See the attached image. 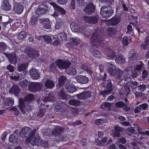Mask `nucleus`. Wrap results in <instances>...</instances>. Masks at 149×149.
Instances as JSON below:
<instances>
[{
  "mask_svg": "<svg viewBox=\"0 0 149 149\" xmlns=\"http://www.w3.org/2000/svg\"><path fill=\"white\" fill-rule=\"evenodd\" d=\"M34 98L33 95L30 94L26 95L24 99L22 98L19 99L18 107L22 113H25L26 111H29L31 109V106L30 104L26 102L32 101Z\"/></svg>",
  "mask_w": 149,
  "mask_h": 149,
  "instance_id": "obj_1",
  "label": "nucleus"
},
{
  "mask_svg": "<svg viewBox=\"0 0 149 149\" xmlns=\"http://www.w3.org/2000/svg\"><path fill=\"white\" fill-rule=\"evenodd\" d=\"M102 2L109 4L107 6H102L100 9V14L103 18L107 19L111 17L113 13V10L109 5H113L114 0H101Z\"/></svg>",
  "mask_w": 149,
  "mask_h": 149,
  "instance_id": "obj_2",
  "label": "nucleus"
},
{
  "mask_svg": "<svg viewBox=\"0 0 149 149\" xmlns=\"http://www.w3.org/2000/svg\"><path fill=\"white\" fill-rule=\"evenodd\" d=\"M105 38L104 36L94 32L91 39V42L93 46L104 47Z\"/></svg>",
  "mask_w": 149,
  "mask_h": 149,
  "instance_id": "obj_3",
  "label": "nucleus"
},
{
  "mask_svg": "<svg viewBox=\"0 0 149 149\" xmlns=\"http://www.w3.org/2000/svg\"><path fill=\"white\" fill-rule=\"evenodd\" d=\"M108 71L111 75L116 77L117 79H120L123 75V72L122 70L118 68V70L115 69V66L111 62L108 64Z\"/></svg>",
  "mask_w": 149,
  "mask_h": 149,
  "instance_id": "obj_4",
  "label": "nucleus"
},
{
  "mask_svg": "<svg viewBox=\"0 0 149 149\" xmlns=\"http://www.w3.org/2000/svg\"><path fill=\"white\" fill-rule=\"evenodd\" d=\"M50 5L53 6L54 13H50V14L54 17H57L60 14L64 15L66 13L65 11L63 8L56 5L55 3H51Z\"/></svg>",
  "mask_w": 149,
  "mask_h": 149,
  "instance_id": "obj_5",
  "label": "nucleus"
},
{
  "mask_svg": "<svg viewBox=\"0 0 149 149\" xmlns=\"http://www.w3.org/2000/svg\"><path fill=\"white\" fill-rule=\"evenodd\" d=\"M55 64L57 67L60 69H66L71 65V63L68 61H63L61 59H58L55 62Z\"/></svg>",
  "mask_w": 149,
  "mask_h": 149,
  "instance_id": "obj_6",
  "label": "nucleus"
},
{
  "mask_svg": "<svg viewBox=\"0 0 149 149\" xmlns=\"http://www.w3.org/2000/svg\"><path fill=\"white\" fill-rule=\"evenodd\" d=\"M28 89L31 92L35 93L41 90V86L38 82H30L28 85Z\"/></svg>",
  "mask_w": 149,
  "mask_h": 149,
  "instance_id": "obj_7",
  "label": "nucleus"
},
{
  "mask_svg": "<svg viewBox=\"0 0 149 149\" xmlns=\"http://www.w3.org/2000/svg\"><path fill=\"white\" fill-rule=\"evenodd\" d=\"M65 104L61 101L58 102V103L54 106V108L56 111L59 114L64 113L67 111Z\"/></svg>",
  "mask_w": 149,
  "mask_h": 149,
  "instance_id": "obj_8",
  "label": "nucleus"
},
{
  "mask_svg": "<svg viewBox=\"0 0 149 149\" xmlns=\"http://www.w3.org/2000/svg\"><path fill=\"white\" fill-rule=\"evenodd\" d=\"M84 18L86 22L91 24H97L99 17L98 15L93 16H84Z\"/></svg>",
  "mask_w": 149,
  "mask_h": 149,
  "instance_id": "obj_9",
  "label": "nucleus"
},
{
  "mask_svg": "<svg viewBox=\"0 0 149 149\" xmlns=\"http://www.w3.org/2000/svg\"><path fill=\"white\" fill-rule=\"evenodd\" d=\"M48 8L46 4H42L39 5L35 12L38 15H40L45 14L48 11Z\"/></svg>",
  "mask_w": 149,
  "mask_h": 149,
  "instance_id": "obj_10",
  "label": "nucleus"
},
{
  "mask_svg": "<svg viewBox=\"0 0 149 149\" xmlns=\"http://www.w3.org/2000/svg\"><path fill=\"white\" fill-rule=\"evenodd\" d=\"M70 26L72 31L74 32H79L85 35L86 34L85 29L83 26H79L74 23H72Z\"/></svg>",
  "mask_w": 149,
  "mask_h": 149,
  "instance_id": "obj_11",
  "label": "nucleus"
},
{
  "mask_svg": "<svg viewBox=\"0 0 149 149\" xmlns=\"http://www.w3.org/2000/svg\"><path fill=\"white\" fill-rule=\"evenodd\" d=\"M28 56L30 57L35 58L39 56V54L38 50L31 48H29L26 50Z\"/></svg>",
  "mask_w": 149,
  "mask_h": 149,
  "instance_id": "obj_12",
  "label": "nucleus"
},
{
  "mask_svg": "<svg viewBox=\"0 0 149 149\" xmlns=\"http://www.w3.org/2000/svg\"><path fill=\"white\" fill-rule=\"evenodd\" d=\"M42 93L44 94V95H42L43 97L42 98L43 101L45 102L51 101L52 102L54 99L52 93L49 91H42Z\"/></svg>",
  "mask_w": 149,
  "mask_h": 149,
  "instance_id": "obj_13",
  "label": "nucleus"
},
{
  "mask_svg": "<svg viewBox=\"0 0 149 149\" xmlns=\"http://www.w3.org/2000/svg\"><path fill=\"white\" fill-rule=\"evenodd\" d=\"M75 96L77 98L81 100H85L91 97V92L90 91H85Z\"/></svg>",
  "mask_w": 149,
  "mask_h": 149,
  "instance_id": "obj_14",
  "label": "nucleus"
},
{
  "mask_svg": "<svg viewBox=\"0 0 149 149\" xmlns=\"http://www.w3.org/2000/svg\"><path fill=\"white\" fill-rule=\"evenodd\" d=\"M95 7L92 3L87 5L84 9V11L88 15H91L95 11Z\"/></svg>",
  "mask_w": 149,
  "mask_h": 149,
  "instance_id": "obj_15",
  "label": "nucleus"
},
{
  "mask_svg": "<svg viewBox=\"0 0 149 149\" xmlns=\"http://www.w3.org/2000/svg\"><path fill=\"white\" fill-rule=\"evenodd\" d=\"M64 24L62 20L60 18L57 19L55 28V29L58 31H64Z\"/></svg>",
  "mask_w": 149,
  "mask_h": 149,
  "instance_id": "obj_16",
  "label": "nucleus"
},
{
  "mask_svg": "<svg viewBox=\"0 0 149 149\" xmlns=\"http://www.w3.org/2000/svg\"><path fill=\"white\" fill-rule=\"evenodd\" d=\"M31 129L28 127H23L19 132V135L22 138L26 137Z\"/></svg>",
  "mask_w": 149,
  "mask_h": 149,
  "instance_id": "obj_17",
  "label": "nucleus"
},
{
  "mask_svg": "<svg viewBox=\"0 0 149 149\" xmlns=\"http://www.w3.org/2000/svg\"><path fill=\"white\" fill-rule=\"evenodd\" d=\"M9 92L10 93L14 94L16 96H17L20 92V89L18 85L15 84L10 88Z\"/></svg>",
  "mask_w": 149,
  "mask_h": 149,
  "instance_id": "obj_18",
  "label": "nucleus"
},
{
  "mask_svg": "<svg viewBox=\"0 0 149 149\" xmlns=\"http://www.w3.org/2000/svg\"><path fill=\"white\" fill-rule=\"evenodd\" d=\"M76 80L81 84H86L89 81L88 78L82 75H78L75 77Z\"/></svg>",
  "mask_w": 149,
  "mask_h": 149,
  "instance_id": "obj_19",
  "label": "nucleus"
},
{
  "mask_svg": "<svg viewBox=\"0 0 149 149\" xmlns=\"http://www.w3.org/2000/svg\"><path fill=\"white\" fill-rule=\"evenodd\" d=\"M29 73L31 77L33 79H37L40 77V74L38 71L34 68L30 70Z\"/></svg>",
  "mask_w": 149,
  "mask_h": 149,
  "instance_id": "obj_20",
  "label": "nucleus"
},
{
  "mask_svg": "<svg viewBox=\"0 0 149 149\" xmlns=\"http://www.w3.org/2000/svg\"><path fill=\"white\" fill-rule=\"evenodd\" d=\"M23 6L20 3H17L14 6L13 11L18 14H21L24 10Z\"/></svg>",
  "mask_w": 149,
  "mask_h": 149,
  "instance_id": "obj_21",
  "label": "nucleus"
},
{
  "mask_svg": "<svg viewBox=\"0 0 149 149\" xmlns=\"http://www.w3.org/2000/svg\"><path fill=\"white\" fill-rule=\"evenodd\" d=\"M7 57L9 59L10 62L13 64H16L17 62L16 55L15 53L7 54Z\"/></svg>",
  "mask_w": 149,
  "mask_h": 149,
  "instance_id": "obj_22",
  "label": "nucleus"
},
{
  "mask_svg": "<svg viewBox=\"0 0 149 149\" xmlns=\"http://www.w3.org/2000/svg\"><path fill=\"white\" fill-rule=\"evenodd\" d=\"M105 32L106 34L109 36L113 37L116 34L117 31L115 27H110L107 29Z\"/></svg>",
  "mask_w": 149,
  "mask_h": 149,
  "instance_id": "obj_23",
  "label": "nucleus"
},
{
  "mask_svg": "<svg viewBox=\"0 0 149 149\" xmlns=\"http://www.w3.org/2000/svg\"><path fill=\"white\" fill-rule=\"evenodd\" d=\"M148 106V105L146 103L142 104L136 106L134 109L135 113H137L139 112L141 110H146Z\"/></svg>",
  "mask_w": 149,
  "mask_h": 149,
  "instance_id": "obj_24",
  "label": "nucleus"
},
{
  "mask_svg": "<svg viewBox=\"0 0 149 149\" xmlns=\"http://www.w3.org/2000/svg\"><path fill=\"white\" fill-rule=\"evenodd\" d=\"M64 130L63 127L60 126H56L52 131L53 134L55 136H58L61 134Z\"/></svg>",
  "mask_w": 149,
  "mask_h": 149,
  "instance_id": "obj_25",
  "label": "nucleus"
},
{
  "mask_svg": "<svg viewBox=\"0 0 149 149\" xmlns=\"http://www.w3.org/2000/svg\"><path fill=\"white\" fill-rule=\"evenodd\" d=\"M115 60L116 63L118 64H121L126 63L125 58L123 55H117L115 57Z\"/></svg>",
  "mask_w": 149,
  "mask_h": 149,
  "instance_id": "obj_26",
  "label": "nucleus"
},
{
  "mask_svg": "<svg viewBox=\"0 0 149 149\" xmlns=\"http://www.w3.org/2000/svg\"><path fill=\"white\" fill-rule=\"evenodd\" d=\"M105 54L108 57L113 58L115 55V53L113 50H111L108 47H106L103 50Z\"/></svg>",
  "mask_w": 149,
  "mask_h": 149,
  "instance_id": "obj_27",
  "label": "nucleus"
},
{
  "mask_svg": "<svg viewBox=\"0 0 149 149\" xmlns=\"http://www.w3.org/2000/svg\"><path fill=\"white\" fill-rule=\"evenodd\" d=\"M1 8L3 10L9 11L11 9V6L8 1L7 0H4L1 5Z\"/></svg>",
  "mask_w": 149,
  "mask_h": 149,
  "instance_id": "obj_28",
  "label": "nucleus"
},
{
  "mask_svg": "<svg viewBox=\"0 0 149 149\" xmlns=\"http://www.w3.org/2000/svg\"><path fill=\"white\" fill-rule=\"evenodd\" d=\"M137 50L135 49L131 50L129 53L128 57L130 61L134 60L137 57Z\"/></svg>",
  "mask_w": 149,
  "mask_h": 149,
  "instance_id": "obj_29",
  "label": "nucleus"
},
{
  "mask_svg": "<svg viewBox=\"0 0 149 149\" xmlns=\"http://www.w3.org/2000/svg\"><path fill=\"white\" fill-rule=\"evenodd\" d=\"M65 87L67 91L70 93H73L77 90L75 86L70 84H67Z\"/></svg>",
  "mask_w": 149,
  "mask_h": 149,
  "instance_id": "obj_30",
  "label": "nucleus"
},
{
  "mask_svg": "<svg viewBox=\"0 0 149 149\" xmlns=\"http://www.w3.org/2000/svg\"><path fill=\"white\" fill-rule=\"evenodd\" d=\"M41 20L43 22V26L45 29H49L51 28V22L49 18H43Z\"/></svg>",
  "mask_w": 149,
  "mask_h": 149,
  "instance_id": "obj_31",
  "label": "nucleus"
},
{
  "mask_svg": "<svg viewBox=\"0 0 149 149\" xmlns=\"http://www.w3.org/2000/svg\"><path fill=\"white\" fill-rule=\"evenodd\" d=\"M140 46L141 48L145 50L149 48V36L148 35L146 36L144 43L141 44Z\"/></svg>",
  "mask_w": 149,
  "mask_h": 149,
  "instance_id": "obj_32",
  "label": "nucleus"
},
{
  "mask_svg": "<svg viewBox=\"0 0 149 149\" xmlns=\"http://www.w3.org/2000/svg\"><path fill=\"white\" fill-rule=\"evenodd\" d=\"M80 42V39L77 37H74L71 38L69 41V44L72 46L77 45Z\"/></svg>",
  "mask_w": 149,
  "mask_h": 149,
  "instance_id": "obj_33",
  "label": "nucleus"
},
{
  "mask_svg": "<svg viewBox=\"0 0 149 149\" xmlns=\"http://www.w3.org/2000/svg\"><path fill=\"white\" fill-rule=\"evenodd\" d=\"M55 86V84L54 81L50 79H47L45 82V86L47 88L52 89Z\"/></svg>",
  "mask_w": 149,
  "mask_h": 149,
  "instance_id": "obj_34",
  "label": "nucleus"
},
{
  "mask_svg": "<svg viewBox=\"0 0 149 149\" xmlns=\"http://www.w3.org/2000/svg\"><path fill=\"white\" fill-rule=\"evenodd\" d=\"M21 74L17 72H13L10 76V79L15 81H17L20 79V77Z\"/></svg>",
  "mask_w": 149,
  "mask_h": 149,
  "instance_id": "obj_35",
  "label": "nucleus"
},
{
  "mask_svg": "<svg viewBox=\"0 0 149 149\" xmlns=\"http://www.w3.org/2000/svg\"><path fill=\"white\" fill-rule=\"evenodd\" d=\"M14 102V99L11 97L5 99L3 102V104L9 106H12Z\"/></svg>",
  "mask_w": 149,
  "mask_h": 149,
  "instance_id": "obj_36",
  "label": "nucleus"
},
{
  "mask_svg": "<svg viewBox=\"0 0 149 149\" xmlns=\"http://www.w3.org/2000/svg\"><path fill=\"white\" fill-rule=\"evenodd\" d=\"M38 21V17L34 15H32L30 18L29 24L31 26H34L37 24Z\"/></svg>",
  "mask_w": 149,
  "mask_h": 149,
  "instance_id": "obj_37",
  "label": "nucleus"
},
{
  "mask_svg": "<svg viewBox=\"0 0 149 149\" xmlns=\"http://www.w3.org/2000/svg\"><path fill=\"white\" fill-rule=\"evenodd\" d=\"M92 54H93L95 57L97 58H101L102 57V55L101 53L97 49L93 48L91 52Z\"/></svg>",
  "mask_w": 149,
  "mask_h": 149,
  "instance_id": "obj_38",
  "label": "nucleus"
},
{
  "mask_svg": "<svg viewBox=\"0 0 149 149\" xmlns=\"http://www.w3.org/2000/svg\"><path fill=\"white\" fill-rule=\"evenodd\" d=\"M67 80L66 77L63 75L61 76L58 79L59 86H62L65 85Z\"/></svg>",
  "mask_w": 149,
  "mask_h": 149,
  "instance_id": "obj_39",
  "label": "nucleus"
},
{
  "mask_svg": "<svg viewBox=\"0 0 149 149\" xmlns=\"http://www.w3.org/2000/svg\"><path fill=\"white\" fill-rule=\"evenodd\" d=\"M68 103L72 106L76 107L79 106L81 104L80 101L75 100H70L69 101Z\"/></svg>",
  "mask_w": 149,
  "mask_h": 149,
  "instance_id": "obj_40",
  "label": "nucleus"
},
{
  "mask_svg": "<svg viewBox=\"0 0 149 149\" xmlns=\"http://www.w3.org/2000/svg\"><path fill=\"white\" fill-rule=\"evenodd\" d=\"M28 65L27 63H23L20 64L18 66L17 70L19 72L25 70L27 67Z\"/></svg>",
  "mask_w": 149,
  "mask_h": 149,
  "instance_id": "obj_41",
  "label": "nucleus"
},
{
  "mask_svg": "<svg viewBox=\"0 0 149 149\" xmlns=\"http://www.w3.org/2000/svg\"><path fill=\"white\" fill-rule=\"evenodd\" d=\"M59 98L60 99L65 100L67 98V96L64 91V89H61L60 92L59 94Z\"/></svg>",
  "mask_w": 149,
  "mask_h": 149,
  "instance_id": "obj_42",
  "label": "nucleus"
},
{
  "mask_svg": "<svg viewBox=\"0 0 149 149\" xmlns=\"http://www.w3.org/2000/svg\"><path fill=\"white\" fill-rule=\"evenodd\" d=\"M120 22L119 18L117 17L112 18L111 20V24L113 26H116Z\"/></svg>",
  "mask_w": 149,
  "mask_h": 149,
  "instance_id": "obj_43",
  "label": "nucleus"
},
{
  "mask_svg": "<svg viewBox=\"0 0 149 149\" xmlns=\"http://www.w3.org/2000/svg\"><path fill=\"white\" fill-rule=\"evenodd\" d=\"M57 38L58 39L61 40L63 41L67 39L66 33L63 32L59 33L57 35Z\"/></svg>",
  "mask_w": 149,
  "mask_h": 149,
  "instance_id": "obj_44",
  "label": "nucleus"
},
{
  "mask_svg": "<svg viewBox=\"0 0 149 149\" xmlns=\"http://www.w3.org/2000/svg\"><path fill=\"white\" fill-rule=\"evenodd\" d=\"M36 132V131L34 129L32 131H30L27 136V138L26 140L29 142H30L31 140V138H33Z\"/></svg>",
  "mask_w": 149,
  "mask_h": 149,
  "instance_id": "obj_45",
  "label": "nucleus"
},
{
  "mask_svg": "<svg viewBox=\"0 0 149 149\" xmlns=\"http://www.w3.org/2000/svg\"><path fill=\"white\" fill-rule=\"evenodd\" d=\"M122 91L124 92V94L127 95L130 92V89L129 86H124V88H122Z\"/></svg>",
  "mask_w": 149,
  "mask_h": 149,
  "instance_id": "obj_46",
  "label": "nucleus"
},
{
  "mask_svg": "<svg viewBox=\"0 0 149 149\" xmlns=\"http://www.w3.org/2000/svg\"><path fill=\"white\" fill-rule=\"evenodd\" d=\"M46 111V109L45 108L40 109L38 111L37 116L38 118H42L45 115Z\"/></svg>",
  "mask_w": 149,
  "mask_h": 149,
  "instance_id": "obj_47",
  "label": "nucleus"
},
{
  "mask_svg": "<svg viewBox=\"0 0 149 149\" xmlns=\"http://www.w3.org/2000/svg\"><path fill=\"white\" fill-rule=\"evenodd\" d=\"M29 82L27 81H23L20 83V86L23 90H24L28 85Z\"/></svg>",
  "mask_w": 149,
  "mask_h": 149,
  "instance_id": "obj_48",
  "label": "nucleus"
},
{
  "mask_svg": "<svg viewBox=\"0 0 149 149\" xmlns=\"http://www.w3.org/2000/svg\"><path fill=\"white\" fill-rule=\"evenodd\" d=\"M128 83V82L126 80L125 78V79H122L119 81L118 84L120 86H125Z\"/></svg>",
  "mask_w": 149,
  "mask_h": 149,
  "instance_id": "obj_49",
  "label": "nucleus"
},
{
  "mask_svg": "<svg viewBox=\"0 0 149 149\" xmlns=\"http://www.w3.org/2000/svg\"><path fill=\"white\" fill-rule=\"evenodd\" d=\"M44 40L47 43H50L52 42L51 38L47 36H41Z\"/></svg>",
  "mask_w": 149,
  "mask_h": 149,
  "instance_id": "obj_50",
  "label": "nucleus"
},
{
  "mask_svg": "<svg viewBox=\"0 0 149 149\" xmlns=\"http://www.w3.org/2000/svg\"><path fill=\"white\" fill-rule=\"evenodd\" d=\"M134 26H135L136 29L137 31V33L139 36H140L141 34L145 32L144 29H143L142 27H140L139 28L136 25Z\"/></svg>",
  "mask_w": 149,
  "mask_h": 149,
  "instance_id": "obj_51",
  "label": "nucleus"
},
{
  "mask_svg": "<svg viewBox=\"0 0 149 149\" xmlns=\"http://www.w3.org/2000/svg\"><path fill=\"white\" fill-rule=\"evenodd\" d=\"M130 39V37L125 36L123 38V44L125 46L129 44V40Z\"/></svg>",
  "mask_w": 149,
  "mask_h": 149,
  "instance_id": "obj_52",
  "label": "nucleus"
},
{
  "mask_svg": "<svg viewBox=\"0 0 149 149\" xmlns=\"http://www.w3.org/2000/svg\"><path fill=\"white\" fill-rule=\"evenodd\" d=\"M7 45L4 42H0V51H4L6 49Z\"/></svg>",
  "mask_w": 149,
  "mask_h": 149,
  "instance_id": "obj_53",
  "label": "nucleus"
},
{
  "mask_svg": "<svg viewBox=\"0 0 149 149\" xmlns=\"http://www.w3.org/2000/svg\"><path fill=\"white\" fill-rule=\"evenodd\" d=\"M105 84H106V88L108 89H112V84L111 83V80L108 79L105 81Z\"/></svg>",
  "mask_w": 149,
  "mask_h": 149,
  "instance_id": "obj_54",
  "label": "nucleus"
},
{
  "mask_svg": "<svg viewBox=\"0 0 149 149\" xmlns=\"http://www.w3.org/2000/svg\"><path fill=\"white\" fill-rule=\"evenodd\" d=\"M26 37V33L25 32L22 31L20 32L18 36L17 37V38H18V39L19 40H22L25 38Z\"/></svg>",
  "mask_w": 149,
  "mask_h": 149,
  "instance_id": "obj_55",
  "label": "nucleus"
},
{
  "mask_svg": "<svg viewBox=\"0 0 149 149\" xmlns=\"http://www.w3.org/2000/svg\"><path fill=\"white\" fill-rule=\"evenodd\" d=\"M125 105V103L122 101L118 102L115 103V107L118 108H121L124 107Z\"/></svg>",
  "mask_w": 149,
  "mask_h": 149,
  "instance_id": "obj_56",
  "label": "nucleus"
},
{
  "mask_svg": "<svg viewBox=\"0 0 149 149\" xmlns=\"http://www.w3.org/2000/svg\"><path fill=\"white\" fill-rule=\"evenodd\" d=\"M113 91L112 89H108L107 90H105L104 91H102L101 92L100 94L101 95H103L104 97L106 95L108 94L109 93Z\"/></svg>",
  "mask_w": 149,
  "mask_h": 149,
  "instance_id": "obj_57",
  "label": "nucleus"
},
{
  "mask_svg": "<svg viewBox=\"0 0 149 149\" xmlns=\"http://www.w3.org/2000/svg\"><path fill=\"white\" fill-rule=\"evenodd\" d=\"M131 17L132 18V19L133 20V22H130V24L134 26L135 25V24L137 23V19L138 18V17L136 16H134V15H132Z\"/></svg>",
  "mask_w": 149,
  "mask_h": 149,
  "instance_id": "obj_58",
  "label": "nucleus"
},
{
  "mask_svg": "<svg viewBox=\"0 0 149 149\" xmlns=\"http://www.w3.org/2000/svg\"><path fill=\"white\" fill-rule=\"evenodd\" d=\"M77 70L74 68H70L68 72V74L70 75H74L77 73Z\"/></svg>",
  "mask_w": 149,
  "mask_h": 149,
  "instance_id": "obj_59",
  "label": "nucleus"
},
{
  "mask_svg": "<svg viewBox=\"0 0 149 149\" xmlns=\"http://www.w3.org/2000/svg\"><path fill=\"white\" fill-rule=\"evenodd\" d=\"M131 24H130L127 25V28L126 33H130L133 31L132 26Z\"/></svg>",
  "mask_w": 149,
  "mask_h": 149,
  "instance_id": "obj_60",
  "label": "nucleus"
},
{
  "mask_svg": "<svg viewBox=\"0 0 149 149\" xmlns=\"http://www.w3.org/2000/svg\"><path fill=\"white\" fill-rule=\"evenodd\" d=\"M11 111L13 112L14 115L16 116H18L19 114V111L18 109L15 107H13L11 109Z\"/></svg>",
  "mask_w": 149,
  "mask_h": 149,
  "instance_id": "obj_61",
  "label": "nucleus"
},
{
  "mask_svg": "<svg viewBox=\"0 0 149 149\" xmlns=\"http://www.w3.org/2000/svg\"><path fill=\"white\" fill-rule=\"evenodd\" d=\"M6 69L10 72H14L15 67L11 65H9L6 67Z\"/></svg>",
  "mask_w": 149,
  "mask_h": 149,
  "instance_id": "obj_62",
  "label": "nucleus"
},
{
  "mask_svg": "<svg viewBox=\"0 0 149 149\" xmlns=\"http://www.w3.org/2000/svg\"><path fill=\"white\" fill-rule=\"evenodd\" d=\"M144 66V64L143 62L141 61H140L139 64L136 66V70H140L142 68L143 66Z\"/></svg>",
  "mask_w": 149,
  "mask_h": 149,
  "instance_id": "obj_63",
  "label": "nucleus"
},
{
  "mask_svg": "<svg viewBox=\"0 0 149 149\" xmlns=\"http://www.w3.org/2000/svg\"><path fill=\"white\" fill-rule=\"evenodd\" d=\"M56 68V66L54 63L51 64L49 67V69L51 72L54 71Z\"/></svg>",
  "mask_w": 149,
  "mask_h": 149,
  "instance_id": "obj_64",
  "label": "nucleus"
}]
</instances>
